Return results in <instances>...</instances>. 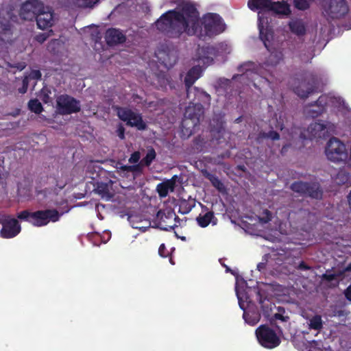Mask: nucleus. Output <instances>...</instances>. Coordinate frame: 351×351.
Here are the masks:
<instances>
[{
    "label": "nucleus",
    "mask_w": 351,
    "mask_h": 351,
    "mask_svg": "<svg viewBox=\"0 0 351 351\" xmlns=\"http://www.w3.org/2000/svg\"><path fill=\"white\" fill-rule=\"evenodd\" d=\"M243 317L245 322L251 326L256 325L261 319V314L256 311H244Z\"/></svg>",
    "instance_id": "obj_28"
},
{
    "label": "nucleus",
    "mask_w": 351,
    "mask_h": 351,
    "mask_svg": "<svg viewBox=\"0 0 351 351\" xmlns=\"http://www.w3.org/2000/svg\"><path fill=\"white\" fill-rule=\"evenodd\" d=\"M314 88L308 83L302 82L294 89L295 93L301 98H306L314 92Z\"/></svg>",
    "instance_id": "obj_26"
},
{
    "label": "nucleus",
    "mask_w": 351,
    "mask_h": 351,
    "mask_svg": "<svg viewBox=\"0 0 351 351\" xmlns=\"http://www.w3.org/2000/svg\"><path fill=\"white\" fill-rule=\"evenodd\" d=\"M155 56L160 64L167 68L173 67L178 61L176 51L168 49H159L155 52Z\"/></svg>",
    "instance_id": "obj_15"
},
{
    "label": "nucleus",
    "mask_w": 351,
    "mask_h": 351,
    "mask_svg": "<svg viewBox=\"0 0 351 351\" xmlns=\"http://www.w3.org/2000/svg\"><path fill=\"white\" fill-rule=\"evenodd\" d=\"M119 168L123 171L130 172L131 165H121Z\"/></svg>",
    "instance_id": "obj_50"
},
{
    "label": "nucleus",
    "mask_w": 351,
    "mask_h": 351,
    "mask_svg": "<svg viewBox=\"0 0 351 351\" xmlns=\"http://www.w3.org/2000/svg\"><path fill=\"white\" fill-rule=\"evenodd\" d=\"M56 108L58 113L62 115L77 113L81 110L80 101L66 94L57 97Z\"/></svg>",
    "instance_id": "obj_11"
},
{
    "label": "nucleus",
    "mask_w": 351,
    "mask_h": 351,
    "mask_svg": "<svg viewBox=\"0 0 351 351\" xmlns=\"http://www.w3.org/2000/svg\"><path fill=\"white\" fill-rule=\"evenodd\" d=\"M274 328L275 330L272 329L267 324H261L256 329L257 341L263 348L274 349L280 344L281 339L279 335H282L283 332H279L276 328Z\"/></svg>",
    "instance_id": "obj_5"
},
{
    "label": "nucleus",
    "mask_w": 351,
    "mask_h": 351,
    "mask_svg": "<svg viewBox=\"0 0 351 351\" xmlns=\"http://www.w3.org/2000/svg\"><path fill=\"white\" fill-rule=\"evenodd\" d=\"M44 9V4L40 1L27 0L22 4L19 14L23 20L32 21Z\"/></svg>",
    "instance_id": "obj_13"
},
{
    "label": "nucleus",
    "mask_w": 351,
    "mask_h": 351,
    "mask_svg": "<svg viewBox=\"0 0 351 351\" xmlns=\"http://www.w3.org/2000/svg\"><path fill=\"white\" fill-rule=\"evenodd\" d=\"M299 267H300V268H306V267H304V266L303 265V264H302V263H300Z\"/></svg>",
    "instance_id": "obj_54"
},
{
    "label": "nucleus",
    "mask_w": 351,
    "mask_h": 351,
    "mask_svg": "<svg viewBox=\"0 0 351 351\" xmlns=\"http://www.w3.org/2000/svg\"><path fill=\"white\" fill-rule=\"evenodd\" d=\"M12 18L11 11L5 10L4 9L0 10V36L3 35L8 36V38L12 35L11 23Z\"/></svg>",
    "instance_id": "obj_20"
},
{
    "label": "nucleus",
    "mask_w": 351,
    "mask_h": 351,
    "mask_svg": "<svg viewBox=\"0 0 351 351\" xmlns=\"http://www.w3.org/2000/svg\"><path fill=\"white\" fill-rule=\"evenodd\" d=\"M202 71V68L199 66H194L189 70L184 78V84L186 90L194 87L193 84L200 77Z\"/></svg>",
    "instance_id": "obj_25"
},
{
    "label": "nucleus",
    "mask_w": 351,
    "mask_h": 351,
    "mask_svg": "<svg viewBox=\"0 0 351 351\" xmlns=\"http://www.w3.org/2000/svg\"><path fill=\"white\" fill-rule=\"evenodd\" d=\"M97 191L102 197H110L108 187L106 184H101L97 186Z\"/></svg>",
    "instance_id": "obj_41"
},
{
    "label": "nucleus",
    "mask_w": 351,
    "mask_h": 351,
    "mask_svg": "<svg viewBox=\"0 0 351 351\" xmlns=\"http://www.w3.org/2000/svg\"><path fill=\"white\" fill-rule=\"evenodd\" d=\"M61 214L56 209H46L37 210L33 213L27 210H23L17 214V217L32 223L34 226H46L50 221L56 222L60 219Z\"/></svg>",
    "instance_id": "obj_4"
},
{
    "label": "nucleus",
    "mask_w": 351,
    "mask_h": 351,
    "mask_svg": "<svg viewBox=\"0 0 351 351\" xmlns=\"http://www.w3.org/2000/svg\"><path fill=\"white\" fill-rule=\"evenodd\" d=\"M313 0H293L294 6L300 10H305L308 9Z\"/></svg>",
    "instance_id": "obj_37"
},
{
    "label": "nucleus",
    "mask_w": 351,
    "mask_h": 351,
    "mask_svg": "<svg viewBox=\"0 0 351 351\" xmlns=\"http://www.w3.org/2000/svg\"><path fill=\"white\" fill-rule=\"evenodd\" d=\"M309 328L319 330L322 328L323 322L320 315H315L308 322Z\"/></svg>",
    "instance_id": "obj_34"
},
{
    "label": "nucleus",
    "mask_w": 351,
    "mask_h": 351,
    "mask_svg": "<svg viewBox=\"0 0 351 351\" xmlns=\"http://www.w3.org/2000/svg\"><path fill=\"white\" fill-rule=\"evenodd\" d=\"M145 167L142 162L140 161L138 163H136L133 165H131V170L130 172H135L138 173H143V168Z\"/></svg>",
    "instance_id": "obj_44"
},
{
    "label": "nucleus",
    "mask_w": 351,
    "mask_h": 351,
    "mask_svg": "<svg viewBox=\"0 0 351 351\" xmlns=\"http://www.w3.org/2000/svg\"><path fill=\"white\" fill-rule=\"evenodd\" d=\"M289 27L292 32L298 35L303 34L305 32V27L300 20H294L289 23Z\"/></svg>",
    "instance_id": "obj_31"
},
{
    "label": "nucleus",
    "mask_w": 351,
    "mask_h": 351,
    "mask_svg": "<svg viewBox=\"0 0 351 351\" xmlns=\"http://www.w3.org/2000/svg\"><path fill=\"white\" fill-rule=\"evenodd\" d=\"M350 271H351V263L343 269H339L337 271H334L332 272L327 271L326 274L323 275L322 278L323 279H325L328 281H332L337 278L342 279L344 276L345 272Z\"/></svg>",
    "instance_id": "obj_27"
},
{
    "label": "nucleus",
    "mask_w": 351,
    "mask_h": 351,
    "mask_svg": "<svg viewBox=\"0 0 351 351\" xmlns=\"http://www.w3.org/2000/svg\"><path fill=\"white\" fill-rule=\"evenodd\" d=\"M286 10H287V15L288 14V11H289V8H288V5H287Z\"/></svg>",
    "instance_id": "obj_57"
},
{
    "label": "nucleus",
    "mask_w": 351,
    "mask_h": 351,
    "mask_svg": "<svg viewBox=\"0 0 351 351\" xmlns=\"http://www.w3.org/2000/svg\"><path fill=\"white\" fill-rule=\"evenodd\" d=\"M33 77L34 79H37V80L40 79V77H41V73H40V71H38V70L34 71L33 72Z\"/></svg>",
    "instance_id": "obj_51"
},
{
    "label": "nucleus",
    "mask_w": 351,
    "mask_h": 351,
    "mask_svg": "<svg viewBox=\"0 0 351 351\" xmlns=\"http://www.w3.org/2000/svg\"><path fill=\"white\" fill-rule=\"evenodd\" d=\"M0 223L2 225L0 237L3 239H12L21 231L19 221L10 215L0 213Z\"/></svg>",
    "instance_id": "obj_10"
},
{
    "label": "nucleus",
    "mask_w": 351,
    "mask_h": 351,
    "mask_svg": "<svg viewBox=\"0 0 351 351\" xmlns=\"http://www.w3.org/2000/svg\"><path fill=\"white\" fill-rule=\"evenodd\" d=\"M176 176H173L171 179L165 180L156 186V192L160 198L166 197L169 191L173 192L175 189Z\"/></svg>",
    "instance_id": "obj_22"
},
{
    "label": "nucleus",
    "mask_w": 351,
    "mask_h": 351,
    "mask_svg": "<svg viewBox=\"0 0 351 351\" xmlns=\"http://www.w3.org/2000/svg\"><path fill=\"white\" fill-rule=\"evenodd\" d=\"M285 149V145H282V148H281V153H283Z\"/></svg>",
    "instance_id": "obj_53"
},
{
    "label": "nucleus",
    "mask_w": 351,
    "mask_h": 351,
    "mask_svg": "<svg viewBox=\"0 0 351 351\" xmlns=\"http://www.w3.org/2000/svg\"><path fill=\"white\" fill-rule=\"evenodd\" d=\"M327 105L341 108L344 107V101L339 97L322 95L315 104L306 106L304 112L309 117H317L324 112Z\"/></svg>",
    "instance_id": "obj_7"
},
{
    "label": "nucleus",
    "mask_w": 351,
    "mask_h": 351,
    "mask_svg": "<svg viewBox=\"0 0 351 351\" xmlns=\"http://www.w3.org/2000/svg\"><path fill=\"white\" fill-rule=\"evenodd\" d=\"M202 212L206 211L204 214L200 213L196 218L197 224L202 228L207 227L210 223L216 225L217 219L215 217L213 211H209L206 206L202 205Z\"/></svg>",
    "instance_id": "obj_21"
},
{
    "label": "nucleus",
    "mask_w": 351,
    "mask_h": 351,
    "mask_svg": "<svg viewBox=\"0 0 351 351\" xmlns=\"http://www.w3.org/2000/svg\"><path fill=\"white\" fill-rule=\"evenodd\" d=\"M99 0H75V4L80 8H93Z\"/></svg>",
    "instance_id": "obj_38"
},
{
    "label": "nucleus",
    "mask_w": 351,
    "mask_h": 351,
    "mask_svg": "<svg viewBox=\"0 0 351 351\" xmlns=\"http://www.w3.org/2000/svg\"><path fill=\"white\" fill-rule=\"evenodd\" d=\"M105 39L108 45L114 46L125 43L126 36L120 29L110 28L106 32Z\"/></svg>",
    "instance_id": "obj_18"
},
{
    "label": "nucleus",
    "mask_w": 351,
    "mask_h": 351,
    "mask_svg": "<svg viewBox=\"0 0 351 351\" xmlns=\"http://www.w3.org/2000/svg\"><path fill=\"white\" fill-rule=\"evenodd\" d=\"M256 300L261 304L263 315L269 321L271 326L276 328L279 332H282V328L278 325V322H285V308L283 306H276L272 303L261 290L256 291Z\"/></svg>",
    "instance_id": "obj_3"
},
{
    "label": "nucleus",
    "mask_w": 351,
    "mask_h": 351,
    "mask_svg": "<svg viewBox=\"0 0 351 351\" xmlns=\"http://www.w3.org/2000/svg\"><path fill=\"white\" fill-rule=\"evenodd\" d=\"M199 125V119L195 118L192 119L191 118L183 117L181 122V130L184 135L188 137L191 136Z\"/></svg>",
    "instance_id": "obj_24"
},
{
    "label": "nucleus",
    "mask_w": 351,
    "mask_h": 351,
    "mask_svg": "<svg viewBox=\"0 0 351 351\" xmlns=\"http://www.w3.org/2000/svg\"><path fill=\"white\" fill-rule=\"evenodd\" d=\"M156 153L153 147L148 149L145 156L141 160L145 167H149L152 162L156 159Z\"/></svg>",
    "instance_id": "obj_33"
},
{
    "label": "nucleus",
    "mask_w": 351,
    "mask_h": 351,
    "mask_svg": "<svg viewBox=\"0 0 351 351\" xmlns=\"http://www.w3.org/2000/svg\"><path fill=\"white\" fill-rule=\"evenodd\" d=\"M157 217L159 219L158 226L160 229L169 231L176 226L174 221L178 218L173 211L169 210L167 213L159 210L157 213Z\"/></svg>",
    "instance_id": "obj_16"
},
{
    "label": "nucleus",
    "mask_w": 351,
    "mask_h": 351,
    "mask_svg": "<svg viewBox=\"0 0 351 351\" xmlns=\"http://www.w3.org/2000/svg\"><path fill=\"white\" fill-rule=\"evenodd\" d=\"M186 97L189 99H191L194 104H202L208 106L210 104L211 97L210 95L196 86L186 90Z\"/></svg>",
    "instance_id": "obj_17"
},
{
    "label": "nucleus",
    "mask_w": 351,
    "mask_h": 351,
    "mask_svg": "<svg viewBox=\"0 0 351 351\" xmlns=\"http://www.w3.org/2000/svg\"><path fill=\"white\" fill-rule=\"evenodd\" d=\"M259 221L262 223H268L271 220V213L267 210L265 209L263 211L261 215L258 217Z\"/></svg>",
    "instance_id": "obj_39"
},
{
    "label": "nucleus",
    "mask_w": 351,
    "mask_h": 351,
    "mask_svg": "<svg viewBox=\"0 0 351 351\" xmlns=\"http://www.w3.org/2000/svg\"><path fill=\"white\" fill-rule=\"evenodd\" d=\"M321 9L325 17L332 19L342 18L349 11L346 0H322Z\"/></svg>",
    "instance_id": "obj_8"
},
{
    "label": "nucleus",
    "mask_w": 351,
    "mask_h": 351,
    "mask_svg": "<svg viewBox=\"0 0 351 351\" xmlns=\"http://www.w3.org/2000/svg\"><path fill=\"white\" fill-rule=\"evenodd\" d=\"M249 66H250V64H244L243 65H241L239 67V70L240 71H245L244 73L241 76L248 77L250 75L253 73V71L250 69L248 68Z\"/></svg>",
    "instance_id": "obj_42"
},
{
    "label": "nucleus",
    "mask_w": 351,
    "mask_h": 351,
    "mask_svg": "<svg viewBox=\"0 0 351 351\" xmlns=\"http://www.w3.org/2000/svg\"><path fill=\"white\" fill-rule=\"evenodd\" d=\"M300 350V351H329L326 348L322 349V343L316 341L304 343Z\"/></svg>",
    "instance_id": "obj_29"
},
{
    "label": "nucleus",
    "mask_w": 351,
    "mask_h": 351,
    "mask_svg": "<svg viewBox=\"0 0 351 351\" xmlns=\"http://www.w3.org/2000/svg\"><path fill=\"white\" fill-rule=\"evenodd\" d=\"M155 25L160 33L171 38H179L186 34L203 41L221 34L226 28L217 13L208 12L200 17L195 4L190 1H184L175 9L163 13Z\"/></svg>",
    "instance_id": "obj_1"
},
{
    "label": "nucleus",
    "mask_w": 351,
    "mask_h": 351,
    "mask_svg": "<svg viewBox=\"0 0 351 351\" xmlns=\"http://www.w3.org/2000/svg\"><path fill=\"white\" fill-rule=\"evenodd\" d=\"M140 158H141V154L138 151H136V152H133L131 154L128 161L130 163L136 164V163L138 162Z\"/></svg>",
    "instance_id": "obj_43"
},
{
    "label": "nucleus",
    "mask_w": 351,
    "mask_h": 351,
    "mask_svg": "<svg viewBox=\"0 0 351 351\" xmlns=\"http://www.w3.org/2000/svg\"><path fill=\"white\" fill-rule=\"evenodd\" d=\"M247 5L251 10H258L259 38L270 53L265 64L267 66H276L284 57L285 34L283 32L280 34L278 31L274 33L268 18L270 15H285V1L249 0Z\"/></svg>",
    "instance_id": "obj_2"
},
{
    "label": "nucleus",
    "mask_w": 351,
    "mask_h": 351,
    "mask_svg": "<svg viewBox=\"0 0 351 351\" xmlns=\"http://www.w3.org/2000/svg\"><path fill=\"white\" fill-rule=\"evenodd\" d=\"M204 114V108L202 104H194L191 101L186 108L184 115V117L191 118L192 119H193V118H197L199 119V122H200V119L203 117Z\"/></svg>",
    "instance_id": "obj_23"
},
{
    "label": "nucleus",
    "mask_w": 351,
    "mask_h": 351,
    "mask_svg": "<svg viewBox=\"0 0 351 351\" xmlns=\"http://www.w3.org/2000/svg\"><path fill=\"white\" fill-rule=\"evenodd\" d=\"M28 88V78L25 77L22 81V86L19 88V92L21 94H24L27 92Z\"/></svg>",
    "instance_id": "obj_45"
},
{
    "label": "nucleus",
    "mask_w": 351,
    "mask_h": 351,
    "mask_svg": "<svg viewBox=\"0 0 351 351\" xmlns=\"http://www.w3.org/2000/svg\"><path fill=\"white\" fill-rule=\"evenodd\" d=\"M260 136H261L263 138H270L274 141L278 140L280 138L279 134L274 130H271L269 132L260 133Z\"/></svg>",
    "instance_id": "obj_40"
},
{
    "label": "nucleus",
    "mask_w": 351,
    "mask_h": 351,
    "mask_svg": "<svg viewBox=\"0 0 351 351\" xmlns=\"http://www.w3.org/2000/svg\"><path fill=\"white\" fill-rule=\"evenodd\" d=\"M346 298L351 301V285H350L345 291Z\"/></svg>",
    "instance_id": "obj_49"
},
{
    "label": "nucleus",
    "mask_w": 351,
    "mask_h": 351,
    "mask_svg": "<svg viewBox=\"0 0 351 351\" xmlns=\"http://www.w3.org/2000/svg\"><path fill=\"white\" fill-rule=\"evenodd\" d=\"M265 268V263H259L258 265H257V269L258 271H262L263 269H264Z\"/></svg>",
    "instance_id": "obj_52"
},
{
    "label": "nucleus",
    "mask_w": 351,
    "mask_h": 351,
    "mask_svg": "<svg viewBox=\"0 0 351 351\" xmlns=\"http://www.w3.org/2000/svg\"><path fill=\"white\" fill-rule=\"evenodd\" d=\"M158 254L162 257H167L168 256V252L164 243L161 244L158 248Z\"/></svg>",
    "instance_id": "obj_47"
},
{
    "label": "nucleus",
    "mask_w": 351,
    "mask_h": 351,
    "mask_svg": "<svg viewBox=\"0 0 351 351\" xmlns=\"http://www.w3.org/2000/svg\"><path fill=\"white\" fill-rule=\"evenodd\" d=\"M335 125L328 121H315L310 124L307 128V135H304V138H321L327 136L329 133L333 132Z\"/></svg>",
    "instance_id": "obj_12"
},
{
    "label": "nucleus",
    "mask_w": 351,
    "mask_h": 351,
    "mask_svg": "<svg viewBox=\"0 0 351 351\" xmlns=\"http://www.w3.org/2000/svg\"><path fill=\"white\" fill-rule=\"evenodd\" d=\"M324 152L327 159L332 162H345L348 158L346 144L337 137L328 140Z\"/></svg>",
    "instance_id": "obj_6"
},
{
    "label": "nucleus",
    "mask_w": 351,
    "mask_h": 351,
    "mask_svg": "<svg viewBox=\"0 0 351 351\" xmlns=\"http://www.w3.org/2000/svg\"><path fill=\"white\" fill-rule=\"evenodd\" d=\"M28 108L36 114H40L43 110L41 103L37 99H30L28 102Z\"/></svg>",
    "instance_id": "obj_35"
},
{
    "label": "nucleus",
    "mask_w": 351,
    "mask_h": 351,
    "mask_svg": "<svg viewBox=\"0 0 351 351\" xmlns=\"http://www.w3.org/2000/svg\"><path fill=\"white\" fill-rule=\"evenodd\" d=\"M350 176L345 171L341 170L336 176L335 181L338 184H346L349 182Z\"/></svg>",
    "instance_id": "obj_36"
},
{
    "label": "nucleus",
    "mask_w": 351,
    "mask_h": 351,
    "mask_svg": "<svg viewBox=\"0 0 351 351\" xmlns=\"http://www.w3.org/2000/svg\"><path fill=\"white\" fill-rule=\"evenodd\" d=\"M38 27L40 29H46L51 27L53 23V11H45V9L35 17Z\"/></svg>",
    "instance_id": "obj_19"
},
{
    "label": "nucleus",
    "mask_w": 351,
    "mask_h": 351,
    "mask_svg": "<svg viewBox=\"0 0 351 351\" xmlns=\"http://www.w3.org/2000/svg\"><path fill=\"white\" fill-rule=\"evenodd\" d=\"M124 132V128L123 126H120L118 129V136L121 139H123L125 138Z\"/></svg>",
    "instance_id": "obj_48"
},
{
    "label": "nucleus",
    "mask_w": 351,
    "mask_h": 351,
    "mask_svg": "<svg viewBox=\"0 0 351 351\" xmlns=\"http://www.w3.org/2000/svg\"><path fill=\"white\" fill-rule=\"evenodd\" d=\"M226 84H231V82H230V80H226Z\"/></svg>",
    "instance_id": "obj_56"
},
{
    "label": "nucleus",
    "mask_w": 351,
    "mask_h": 351,
    "mask_svg": "<svg viewBox=\"0 0 351 351\" xmlns=\"http://www.w3.org/2000/svg\"><path fill=\"white\" fill-rule=\"evenodd\" d=\"M117 112L118 117L125 122L127 125L135 127L138 130H145L147 128V124L140 113L125 107H118Z\"/></svg>",
    "instance_id": "obj_9"
},
{
    "label": "nucleus",
    "mask_w": 351,
    "mask_h": 351,
    "mask_svg": "<svg viewBox=\"0 0 351 351\" xmlns=\"http://www.w3.org/2000/svg\"><path fill=\"white\" fill-rule=\"evenodd\" d=\"M48 36L47 33H40L35 36V40L42 44L47 39Z\"/></svg>",
    "instance_id": "obj_46"
},
{
    "label": "nucleus",
    "mask_w": 351,
    "mask_h": 351,
    "mask_svg": "<svg viewBox=\"0 0 351 351\" xmlns=\"http://www.w3.org/2000/svg\"><path fill=\"white\" fill-rule=\"evenodd\" d=\"M195 206V203L193 200L188 201L186 199H182L179 204V212L183 215L188 214L191 211Z\"/></svg>",
    "instance_id": "obj_32"
},
{
    "label": "nucleus",
    "mask_w": 351,
    "mask_h": 351,
    "mask_svg": "<svg viewBox=\"0 0 351 351\" xmlns=\"http://www.w3.org/2000/svg\"><path fill=\"white\" fill-rule=\"evenodd\" d=\"M204 176L210 182L212 185L215 188H216L219 191H222L224 189L223 184L217 176L206 171L204 173Z\"/></svg>",
    "instance_id": "obj_30"
},
{
    "label": "nucleus",
    "mask_w": 351,
    "mask_h": 351,
    "mask_svg": "<svg viewBox=\"0 0 351 351\" xmlns=\"http://www.w3.org/2000/svg\"><path fill=\"white\" fill-rule=\"evenodd\" d=\"M240 121H241V117H239L238 119H236L237 123L240 122Z\"/></svg>",
    "instance_id": "obj_55"
},
{
    "label": "nucleus",
    "mask_w": 351,
    "mask_h": 351,
    "mask_svg": "<svg viewBox=\"0 0 351 351\" xmlns=\"http://www.w3.org/2000/svg\"><path fill=\"white\" fill-rule=\"evenodd\" d=\"M291 187L294 192L306 195L315 199H321L322 197V191L318 183L308 184L297 182L293 183Z\"/></svg>",
    "instance_id": "obj_14"
}]
</instances>
